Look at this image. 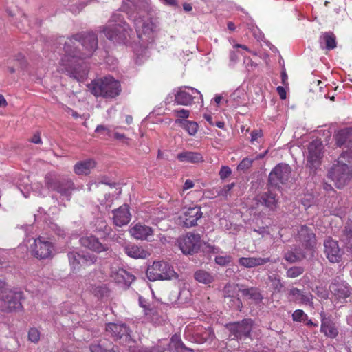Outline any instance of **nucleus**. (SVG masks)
<instances>
[{
    "label": "nucleus",
    "instance_id": "nucleus-1",
    "mask_svg": "<svg viewBox=\"0 0 352 352\" xmlns=\"http://www.w3.org/2000/svg\"><path fill=\"white\" fill-rule=\"evenodd\" d=\"M98 47V37L91 32H82L67 38L64 43V54L58 68L78 81H82L88 74L82 60L90 57Z\"/></svg>",
    "mask_w": 352,
    "mask_h": 352
},
{
    "label": "nucleus",
    "instance_id": "nucleus-2",
    "mask_svg": "<svg viewBox=\"0 0 352 352\" xmlns=\"http://www.w3.org/2000/svg\"><path fill=\"white\" fill-rule=\"evenodd\" d=\"M122 8L133 21L142 45L151 43L155 36L157 25L153 18H145V14L150 12V0H123Z\"/></svg>",
    "mask_w": 352,
    "mask_h": 352
},
{
    "label": "nucleus",
    "instance_id": "nucleus-3",
    "mask_svg": "<svg viewBox=\"0 0 352 352\" xmlns=\"http://www.w3.org/2000/svg\"><path fill=\"white\" fill-rule=\"evenodd\" d=\"M28 177L24 176L19 178L18 188L25 197H28L30 190L41 196H45L49 190H54L69 200L72 192L76 189L75 185L70 179L58 180L54 173H49L45 177V187L41 183L30 184Z\"/></svg>",
    "mask_w": 352,
    "mask_h": 352
},
{
    "label": "nucleus",
    "instance_id": "nucleus-4",
    "mask_svg": "<svg viewBox=\"0 0 352 352\" xmlns=\"http://www.w3.org/2000/svg\"><path fill=\"white\" fill-rule=\"evenodd\" d=\"M330 179L337 188H342L352 179V157L348 152H344L329 171Z\"/></svg>",
    "mask_w": 352,
    "mask_h": 352
},
{
    "label": "nucleus",
    "instance_id": "nucleus-5",
    "mask_svg": "<svg viewBox=\"0 0 352 352\" xmlns=\"http://www.w3.org/2000/svg\"><path fill=\"white\" fill-rule=\"evenodd\" d=\"M102 32L109 40L116 43L125 42L133 32L120 13L111 16L108 23L102 27Z\"/></svg>",
    "mask_w": 352,
    "mask_h": 352
},
{
    "label": "nucleus",
    "instance_id": "nucleus-6",
    "mask_svg": "<svg viewBox=\"0 0 352 352\" xmlns=\"http://www.w3.org/2000/svg\"><path fill=\"white\" fill-rule=\"evenodd\" d=\"M88 89L95 96L105 98H114L121 92L120 82L109 76L93 80Z\"/></svg>",
    "mask_w": 352,
    "mask_h": 352
},
{
    "label": "nucleus",
    "instance_id": "nucleus-7",
    "mask_svg": "<svg viewBox=\"0 0 352 352\" xmlns=\"http://www.w3.org/2000/svg\"><path fill=\"white\" fill-rule=\"evenodd\" d=\"M106 331L115 340H119L120 344L127 346L129 352H147L146 350L140 349L135 346V341L131 339L126 324L109 323L107 325Z\"/></svg>",
    "mask_w": 352,
    "mask_h": 352
},
{
    "label": "nucleus",
    "instance_id": "nucleus-8",
    "mask_svg": "<svg viewBox=\"0 0 352 352\" xmlns=\"http://www.w3.org/2000/svg\"><path fill=\"white\" fill-rule=\"evenodd\" d=\"M146 276L151 281L177 278L173 267L164 261H154L146 270Z\"/></svg>",
    "mask_w": 352,
    "mask_h": 352
},
{
    "label": "nucleus",
    "instance_id": "nucleus-9",
    "mask_svg": "<svg viewBox=\"0 0 352 352\" xmlns=\"http://www.w3.org/2000/svg\"><path fill=\"white\" fill-rule=\"evenodd\" d=\"M22 296L21 292L4 291L0 298V309L8 312L20 310L22 307Z\"/></svg>",
    "mask_w": 352,
    "mask_h": 352
},
{
    "label": "nucleus",
    "instance_id": "nucleus-10",
    "mask_svg": "<svg viewBox=\"0 0 352 352\" xmlns=\"http://www.w3.org/2000/svg\"><path fill=\"white\" fill-rule=\"evenodd\" d=\"M30 250L32 254L39 258H47L52 256L54 250L52 243L45 237L39 236L34 240L30 245Z\"/></svg>",
    "mask_w": 352,
    "mask_h": 352
},
{
    "label": "nucleus",
    "instance_id": "nucleus-11",
    "mask_svg": "<svg viewBox=\"0 0 352 352\" xmlns=\"http://www.w3.org/2000/svg\"><path fill=\"white\" fill-rule=\"evenodd\" d=\"M197 97L199 98L202 102L203 97L199 90L190 87H179L175 94V102L177 104L188 106Z\"/></svg>",
    "mask_w": 352,
    "mask_h": 352
},
{
    "label": "nucleus",
    "instance_id": "nucleus-12",
    "mask_svg": "<svg viewBox=\"0 0 352 352\" xmlns=\"http://www.w3.org/2000/svg\"><path fill=\"white\" fill-rule=\"evenodd\" d=\"M178 243L180 250L184 254H192L199 249L201 237L199 234L188 233L179 238Z\"/></svg>",
    "mask_w": 352,
    "mask_h": 352
},
{
    "label": "nucleus",
    "instance_id": "nucleus-13",
    "mask_svg": "<svg viewBox=\"0 0 352 352\" xmlns=\"http://www.w3.org/2000/svg\"><path fill=\"white\" fill-rule=\"evenodd\" d=\"M291 175V168L286 164H278L269 175L270 183L275 186L284 184L288 182Z\"/></svg>",
    "mask_w": 352,
    "mask_h": 352
},
{
    "label": "nucleus",
    "instance_id": "nucleus-14",
    "mask_svg": "<svg viewBox=\"0 0 352 352\" xmlns=\"http://www.w3.org/2000/svg\"><path fill=\"white\" fill-rule=\"evenodd\" d=\"M253 322L251 319H244L241 322L227 324L226 327L234 336L232 339L248 337L252 330Z\"/></svg>",
    "mask_w": 352,
    "mask_h": 352
},
{
    "label": "nucleus",
    "instance_id": "nucleus-15",
    "mask_svg": "<svg viewBox=\"0 0 352 352\" xmlns=\"http://www.w3.org/2000/svg\"><path fill=\"white\" fill-rule=\"evenodd\" d=\"M68 258L73 270L79 269L80 265L93 264L97 260V257L90 253L80 254L76 252H69Z\"/></svg>",
    "mask_w": 352,
    "mask_h": 352
},
{
    "label": "nucleus",
    "instance_id": "nucleus-16",
    "mask_svg": "<svg viewBox=\"0 0 352 352\" xmlns=\"http://www.w3.org/2000/svg\"><path fill=\"white\" fill-rule=\"evenodd\" d=\"M322 143L320 140L312 141L308 146L307 158L310 167H315L322 157Z\"/></svg>",
    "mask_w": 352,
    "mask_h": 352
},
{
    "label": "nucleus",
    "instance_id": "nucleus-17",
    "mask_svg": "<svg viewBox=\"0 0 352 352\" xmlns=\"http://www.w3.org/2000/svg\"><path fill=\"white\" fill-rule=\"evenodd\" d=\"M131 236L137 240L151 241L154 231L152 228L140 223L131 225L129 230Z\"/></svg>",
    "mask_w": 352,
    "mask_h": 352
},
{
    "label": "nucleus",
    "instance_id": "nucleus-18",
    "mask_svg": "<svg viewBox=\"0 0 352 352\" xmlns=\"http://www.w3.org/2000/svg\"><path fill=\"white\" fill-rule=\"evenodd\" d=\"M202 217V212L199 206L190 207L186 209L179 217L180 221L184 226L190 228L197 225V220Z\"/></svg>",
    "mask_w": 352,
    "mask_h": 352
},
{
    "label": "nucleus",
    "instance_id": "nucleus-19",
    "mask_svg": "<svg viewBox=\"0 0 352 352\" xmlns=\"http://www.w3.org/2000/svg\"><path fill=\"white\" fill-rule=\"evenodd\" d=\"M110 277L116 283L125 286L129 285L134 280V276L115 265L111 267Z\"/></svg>",
    "mask_w": 352,
    "mask_h": 352
},
{
    "label": "nucleus",
    "instance_id": "nucleus-20",
    "mask_svg": "<svg viewBox=\"0 0 352 352\" xmlns=\"http://www.w3.org/2000/svg\"><path fill=\"white\" fill-rule=\"evenodd\" d=\"M324 252L327 258L331 263H338L340 261L342 252L338 246V242L331 238L325 240L324 243Z\"/></svg>",
    "mask_w": 352,
    "mask_h": 352
},
{
    "label": "nucleus",
    "instance_id": "nucleus-21",
    "mask_svg": "<svg viewBox=\"0 0 352 352\" xmlns=\"http://www.w3.org/2000/svg\"><path fill=\"white\" fill-rule=\"evenodd\" d=\"M321 318L320 331L325 336L330 338H335L338 335V329L336 323L331 317H327L324 312L320 314Z\"/></svg>",
    "mask_w": 352,
    "mask_h": 352
},
{
    "label": "nucleus",
    "instance_id": "nucleus-22",
    "mask_svg": "<svg viewBox=\"0 0 352 352\" xmlns=\"http://www.w3.org/2000/svg\"><path fill=\"white\" fill-rule=\"evenodd\" d=\"M80 243L83 247L97 253L105 252L109 250L107 245L100 243L99 239L92 234L86 235L81 237L80 239Z\"/></svg>",
    "mask_w": 352,
    "mask_h": 352
},
{
    "label": "nucleus",
    "instance_id": "nucleus-23",
    "mask_svg": "<svg viewBox=\"0 0 352 352\" xmlns=\"http://www.w3.org/2000/svg\"><path fill=\"white\" fill-rule=\"evenodd\" d=\"M113 221L116 226L122 227L128 224L131 219L129 207L124 204L118 208L113 210Z\"/></svg>",
    "mask_w": 352,
    "mask_h": 352
},
{
    "label": "nucleus",
    "instance_id": "nucleus-24",
    "mask_svg": "<svg viewBox=\"0 0 352 352\" xmlns=\"http://www.w3.org/2000/svg\"><path fill=\"white\" fill-rule=\"evenodd\" d=\"M298 236L302 245L311 251L316 245V235L312 230L306 226H302L298 230Z\"/></svg>",
    "mask_w": 352,
    "mask_h": 352
},
{
    "label": "nucleus",
    "instance_id": "nucleus-25",
    "mask_svg": "<svg viewBox=\"0 0 352 352\" xmlns=\"http://www.w3.org/2000/svg\"><path fill=\"white\" fill-rule=\"evenodd\" d=\"M124 251L131 258L144 259L150 256V253L142 246L136 244H128L124 248Z\"/></svg>",
    "mask_w": 352,
    "mask_h": 352
},
{
    "label": "nucleus",
    "instance_id": "nucleus-26",
    "mask_svg": "<svg viewBox=\"0 0 352 352\" xmlns=\"http://www.w3.org/2000/svg\"><path fill=\"white\" fill-rule=\"evenodd\" d=\"M177 159L184 163L198 164L204 162V157L201 153L188 151L178 153Z\"/></svg>",
    "mask_w": 352,
    "mask_h": 352
},
{
    "label": "nucleus",
    "instance_id": "nucleus-27",
    "mask_svg": "<svg viewBox=\"0 0 352 352\" xmlns=\"http://www.w3.org/2000/svg\"><path fill=\"white\" fill-rule=\"evenodd\" d=\"M96 162L93 159L78 162L74 166V171L78 175H87L96 167Z\"/></svg>",
    "mask_w": 352,
    "mask_h": 352
},
{
    "label": "nucleus",
    "instance_id": "nucleus-28",
    "mask_svg": "<svg viewBox=\"0 0 352 352\" xmlns=\"http://www.w3.org/2000/svg\"><path fill=\"white\" fill-rule=\"evenodd\" d=\"M257 201L270 210H275L278 206L276 195L270 190L262 193L258 197Z\"/></svg>",
    "mask_w": 352,
    "mask_h": 352
},
{
    "label": "nucleus",
    "instance_id": "nucleus-29",
    "mask_svg": "<svg viewBox=\"0 0 352 352\" xmlns=\"http://www.w3.org/2000/svg\"><path fill=\"white\" fill-rule=\"evenodd\" d=\"M270 261V258L261 257H241L239 259L240 265L246 268H252L263 265Z\"/></svg>",
    "mask_w": 352,
    "mask_h": 352
},
{
    "label": "nucleus",
    "instance_id": "nucleus-30",
    "mask_svg": "<svg viewBox=\"0 0 352 352\" xmlns=\"http://www.w3.org/2000/svg\"><path fill=\"white\" fill-rule=\"evenodd\" d=\"M289 294L294 297L296 302L313 307V296L311 294H305L298 288L294 287L289 290Z\"/></svg>",
    "mask_w": 352,
    "mask_h": 352
},
{
    "label": "nucleus",
    "instance_id": "nucleus-31",
    "mask_svg": "<svg viewBox=\"0 0 352 352\" xmlns=\"http://www.w3.org/2000/svg\"><path fill=\"white\" fill-rule=\"evenodd\" d=\"M329 289L331 292L339 298H346L350 295V291L346 283L344 282L332 283Z\"/></svg>",
    "mask_w": 352,
    "mask_h": 352
},
{
    "label": "nucleus",
    "instance_id": "nucleus-32",
    "mask_svg": "<svg viewBox=\"0 0 352 352\" xmlns=\"http://www.w3.org/2000/svg\"><path fill=\"white\" fill-rule=\"evenodd\" d=\"M245 93L243 89H236L229 97L227 102L233 107L243 104L245 102Z\"/></svg>",
    "mask_w": 352,
    "mask_h": 352
},
{
    "label": "nucleus",
    "instance_id": "nucleus-33",
    "mask_svg": "<svg viewBox=\"0 0 352 352\" xmlns=\"http://www.w3.org/2000/svg\"><path fill=\"white\" fill-rule=\"evenodd\" d=\"M145 320L152 322L154 324H161L162 319L160 318L157 309L154 307H148L144 309Z\"/></svg>",
    "mask_w": 352,
    "mask_h": 352
},
{
    "label": "nucleus",
    "instance_id": "nucleus-34",
    "mask_svg": "<svg viewBox=\"0 0 352 352\" xmlns=\"http://www.w3.org/2000/svg\"><path fill=\"white\" fill-rule=\"evenodd\" d=\"M175 123L186 130L190 135H195L197 132L198 124L195 122L176 120Z\"/></svg>",
    "mask_w": 352,
    "mask_h": 352
},
{
    "label": "nucleus",
    "instance_id": "nucleus-35",
    "mask_svg": "<svg viewBox=\"0 0 352 352\" xmlns=\"http://www.w3.org/2000/svg\"><path fill=\"white\" fill-rule=\"evenodd\" d=\"M321 44L324 43L327 50H332L336 47V36L331 32H326L320 36Z\"/></svg>",
    "mask_w": 352,
    "mask_h": 352
},
{
    "label": "nucleus",
    "instance_id": "nucleus-36",
    "mask_svg": "<svg viewBox=\"0 0 352 352\" xmlns=\"http://www.w3.org/2000/svg\"><path fill=\"white\" fill-rule=\"evenodd\" d=\"M194 276L197 281L204 284H210L214 280V277L205 270L197 271Z\"/></svg>",
    "mask_w": 352,
    "mask_h": 352
},
{
    "label": "nucleus",
    "instance_id": "nucleus-37",
    "mask_svg": "<svg viewBox=\"0 0 352 352\" xmlns=\"http://www.w3.org/2000/svg\"><path fill=\"white\" fill-rule=\"evenodd\" d=\"M243 295L248 296L256 301V302H260L262 300V296L260 292L255 288L245 289L242 291Z\"/></svg>",
    "mask_w": 352,
    "mask_h": 352
},
{
    "label": "nucleus",
    "instance_id": "nucleus-38",
    "mask_svg": "<svg viewBox=\"0 0 352 352\" xmlns=\"http://www.w3.org/2000/svg\"><path fill=\"white\" fill-rule=\"evenodd\" d=\"M349 137V132L347 129L339 131L336 135V144L338 146H343L348 140Z\"/></svg>",
    "mask_w": 352,
    "mask_h": 352
},
{
    "label": "nucleus",
    "instance_id": "nucleus-39",
    "mask_svg": "<svg viewBox=\"0 0 352 352\" xmlns=\"http://www.w3.org/2000/svg\"><path fill=\"white\" fill-rule=\"evenodd\" d=\"M306 257L303 253H294L292 251H288L285 254L284 258L289 263H294Z\"/></svg>",
    "mask_w": 352,
    "mask_h": 352
},
{
    "label": "nucleus",
    "instance_id": "nucleus-40",
    "mask_svg": "<svg viewBox=\"0 0 352 352\" xmlns=\"http://www.w3.org/2000/svg\"><path fill=\"white\" fill-rule=\"evenodd\" d=\"M304 272V270L301 267H292L287 270L286 275L288 278H296L301 275Z\"/></svg>",
    "mask_w": 352,
    "mask_h": 352
},
{
    "label": "nucleus",
    "instance_id": "nucleus-41",
    "mask_svg": "<svg viewBox=\"0 0 352 352\" xmlns=\"http://www.w3.org/2000/svg\"><path fill=\"white\" fill-rule=\"evenodd\" d=\"M308 316L301 309H296L292 314V319L296 322H302L307 320Z\"/></svg>",
    "mask_w": 352,
    "mask_h": 352
},
{
    "label": "nucleus",
    "instance_id": "nucleus-42",
    "mask_svg": "<svg viewBox=\"0 0 352 352\" xmlns=\"http://www.w3.org/2000/svg\"><path fill=\"white\" fill-rule=\"evenodd\" d=\"M104 343L91 345V352H118V351L115 350L113 347L111 349L104 348Z\"/></svg>",
    "mask_w": 352,
    "mask_h": 352
},
{
    "label": "nucleus",
    "instance_id": "nucleus-43",
    "mask_svg": "<svg viewBox=\"0 0 352 352\" xmlns=\"http://www.w3.org/2000/svg\"><path fill=\"white\" fill-rule=\"evenodd\" d=\"M272 282V287L277 292H280L284 287L283 284L279 278L277 277H270Z\"/></svg>",
    "mask_w": 352,
    "mask_h": 352
},
{
    "label": "nucleus",
    "instance_id": "nucleus-44",
    "mask_svg": "<svg viewBox=\"0 0 352 352\" xmlns=\"http://www.w3.org/2000/svg\"><path fill=\"white\" fill-rule=\"evenodd\" d=\"M109 291L108 288L104 285L98 286L94 290V294L100 298H103L104 296H107L109 294Z\"/></svg>",
    "mask_w": 352,
    "mask_h": 352
},
{
    "label": "nucleus",
    "instance_id": "nucleus-45",
    "mask_svg": "<svg viewBox=\"0 0 352 352\" xmlns=\"http://www.w3.org/2000/svg\"><path fill=\"white\" fill-rule=\"evenodd\" d=\"M173 113L177 118L176 120H186L190 115L189 111L184 109L174 110Z\"/></svg>",
    "mask_w": 352,
    "mask_h": 352
},
{
    "label": "nucleus",
    "instance_id": "nucleus-46",
    "mask_svg": "<svg viewBox=\"0 0 352 352\" xmlns=\"http://www.w3.org/2000/svg\"><path fill=\"white\" fill-rule=\"evenodd\" d=\"M215 261L218 265L225 266L232 261V257L230 256H217L215 257Z\"/></svg>",
    "mask_w": 352,
    "mask_h": 352
},
{
    "label": "nucleus",
    "instance_id": "nucleus-47",
    "mask_svg": "<svg viewBox=\"0 0 352 352\" xmlns=\"http://www.w3.org/2000/svg\"><path fill=\"white\" fill-rule=\"evenodd\" d=\"M28 338L31 342H36L39 340L40 333L35 328L30 329L28 333Z\"/></svg>",
    "mask_w": 352,
    "mask_h": 352
},
{
    "label": "nucleus",
    "instance_id": "nucleus-48",
    "mask_svg": "<svg viewBox=\"0 0 352 352\" xmlns=\"http://www.w3.org/2000/svg\"><path fill=\"white\" fill-rule=\"evenodd\" d=\"M253 162H254L253 159H250L248 157L244 158L239 164L238 169L246 170L252 166Z\"/></svg>",
    "mask_w": 352,
    "mask_h": 352
},
{
    "label": "nucleus",
    "instance_id": "nucleus-49",
    "mask_svg": "<svg viewBox=\"0 0 352 352\" xmlns=\"http://www.w3.org/2000/svg\"><path fill=\"white\" fill-rule=\"evenodd\" d=\"M214 338V333L213 331L208 328L205 329L204 333L201 338V342H208L209 340H212Z\"/></svg>",
    "mask_w": 352,
    "mask_h": 352
},
{
    "label": "nucleus",
    "instance_id": "nucleus-50",
    "mask_svg": "<svg viewBox=\"0 0 352 352\" xmlns=\"http://www.w3.org/2000/svg\"><path fill=\"white\" fill-rule=\"evenodd\" d=\"M234 186V184L232 183L224 186L218 190V195L223 197H226L231 189Z\"/></svg>",
    "mask_w": 352,
    "mask_h": 352
},
{
    "label": "nucleus",
    "instance_id": "nucleus-51",
    "mask_svg": "<svg viewBox=\"0 0 352 352\" xmlns=\"http://www.w3.org/2000/svg\"><path fill=\"white\" fill-rule=\"evenodd\" d=\"M232 173V170L230 167L227 166H222L219 171V177L221 179H225L228 177Z\"/></svg>",
    "mask_w": 352,
    "mask_h": 352
},
{
    "label": "nucleus",
    "instance_id": "nucleus-52",
    "mask_svg": "<svg viewBox=\"0 0 352 352\" xmlns=\"http://www.w3.org/2000/svg\"><path fill=\"white\" fill-rule=\"evenodd\" d=\"M113 136L116 140H120L123 144H125L127 145L129 144L130 139L129 138L126 137V135L124 134L116 132V133H114Z\"/></svg>",
    "mask_w": 352,
    "mask_h": 352
},
{
    "label": "nucleus",
    "instance_id": "nucleus-53",
    "mask_svg": "<svg viewBox=\"0 0 352 352\" xmlns=\"http://www.w3.org/2000/svg\"><path fill=\"white\" fill-rule=\"evenodd\" d=\"M15 60L19 63V66L24 69L26 67V60L23 54H18L15 57Z\"/></svg>",
    "mask_w": 352,
    "mask_h": 352
},
{
    "label": "nucleus",
    "instance_id": "nucleus-54",
    "mask_svg": "<svg viewBox=\"0 0 352 352\" xmlns=\"http://www.w3.org/2000/svg\"><path fill=\"white\" fill-rule=\"evenodd\" d=\"M251 142L257 141L259 138H261L263 133L261 130H254L251 132Z\"/></svg>",
    "mask_w": 352,
    "mask_h": 352
},
{
    "label": "nucleus",
    "instance_id": "nucleus-55",
    "mask_svg": "<svg viewBox=\"0 0 352 352\" xmlns=\"http://www.w3.org/2000/svg\"><path fill=\"white\" fill-rule=\"evenodd\" d=\"M344 235L346 238L352 239V221L348 222L347 225L345 227L344 230Z\"/></svg>",
    "mask_w": 352,
    "mask_h": 352
},
{
    "label": "nucleus",
    "instance_id": "nucleus-56",
    "mask_svg": "<svg viewBox=\"0 0 352 352\" xmlns=\"http://www.w3.org/2000/svg\"><path fill=\"white\" fill-rule=\"evenodd\" d=\"M102 131L105 132L107 133V135H109V136L111 135V130L108 127H107V126H105L104 125H98L96 129V130H95V132L100 133Z\"/></svg>",
    "mask_w": 352,
    "mask_h": 352
},
{
    "label": "nucleus",
    "instance_id": "nucleus-57",
    "mask_svg": "<svg viewBox=\"0 0 352 352\" xmlns=\"http://www.w3.org/2000/svg\"><path fill=\"white\" fill-rule=\"evenodd\" d=\"M277 90V92L278 94V95L280 96V98L282 99V100H284L287 97V93H286V90L285 89L282 87V86H278L276 89Z\"/></svg>",
    "mask_w": 352,
    "mask_h": 352
},
{
    "label": "nucleus",
    "instance_id": "nucleus-58",
    "mask_svg": "<svg viewBox=\"0 0 352 352\" xmlns=\"http://www.w3.org/2000/svg\"><path fill=\"white\" fill-rule=\"evenodd\" d=\"M195 186L193 181L190 179H187L185 181L184 184L183 186V190H187L193 188Z\"/></svg>",
    "mask_w": 352,
    "mask_h": 352
},
{
    "label": "nucleus",
    "instance_id": "nucleus-59",
    "mask_svg": "<svg viewBox=\"0 0 352 352\" xmlns=\"http://www.w3.org/2000/svg\"><path fill=\"white\" fill-rule=\"evenodd\" d=\"M31 142L34 144H41L42 140L40 137V135L38 133L34 134V136L31 139Z\"/></svg>",
    "mask_w": 352,
    "mask_h": 352
},
{
    "label": "nucleus",
    "instance_id": "nucleus-60",
    "mask_svg": "<svg viewBox=\"0 0 352 352\" xmlns=\"http://www.w3.org/2000/svg\"><path fill=\"white\" fill-rule=\"evenodd\" d=\"M238 58H239V57L236 52H230V60L232 63H235L237 61Z\"/></svg>",
    "mask_w": 352,
    "mask_h": 352
},
{
    "label": "nucleus",
    "instance_id": "nucleus-61",
    "mask_svg": "<svg viewBox=\"0 0 352 352\" xmlns=\"http://www.w3.org/2000/svg\"><path fill=\"white\" fill-rule=\"evenodd\" d=\"M204 119L210 124L214 125V122H212V117L210 114H204Z\"/></svg>",
    "mask_w": 352,
    "mask_h": 352
},
{
    "label": "nucleus",
    "instance_id": "nucleus-62",
    "mask_svg": "<svg viewBox=\"0 0 352 352\" xmlns=\"http://www.w3.org/2000/svg\"><path fill=\"white\" fill-rule=\"evenodd\" d=\"M8 104L6 100L5 99L4 96L1 94H0V107H6Z\"/></svg>",
    "mask_w": 352,
    "mask_h": 352
},
{
    "label": "nucleus",
    "instance_id": "nucleus-63",
    "mask_svg": "<svg viewBox=\"0 0 352 352\" xmlns=\"http://www.w3.org/2000/svg\"><path fill=\"white\" fill-rule=\"evenodd\" d=\"M166 5L175 6L176 4L175 0H160Z\"/></svg>",
    "mask_w": 352,
    "mask_h": 352
},
{
    "label": "nucleus",
    "instance_id": "nucleus-64",
    "mask_svg": "<svg viewBox=\"0 0 352 352\" xmlns=\"http://www.w3.org/2000/svg\"><path fill=\"white\" fill-rule=\"evenodd\" d=\"M281 78H282L283 84L286 85L287 80V76L285 71L282 72V73H281Z\"/></svg>",
    "mask_w": 352,
    "mask_h": 352
}]
</instances>
